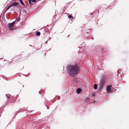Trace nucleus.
Returning <instances> with one entry per match:
<instances>
[{"mask_svg": "<svg viewBox=\"0 0 129 129\" xmlns=\"http://www.w3.org/2000/svg\"><path fill=\"white\" fill-rule=\"evenodd\" d=\"M24 1V0H19V2H20V3L22 5H24V4L23 2V1Z\"/></svg>", "mask_w": 129, "mask_h": 129, "instance_id": "obj_10", "label": "nucleus"}, {"mask_svg": "<svg viewBox=\"0 0 129 129\" xmlns=\"http://www.w3.org/2000/svg\"><path fill=\"white\" fill-rule=\"evenodd\" d=\"M80 67L77 64L70 65L68 67L67 71L72 76L74 77L79 73Z\"/></svg>", "mask_w": 129, "mask_h": 129, "instance_id": "obj_1", "label": "nucleus"}, {"mask_svg": "<svg viewBox=\"0 0 129 129\" xmlns=\"http://www.w3.org/2000/svg\"><path fill=\"white\" fill-rule=\"evenodd\" d=\"M2 67V66H1V64H0V69Z\"/></svg>", "mask_w": 129, "mask_h": 129, "instance_id": "obj_19", "label": "nucleus"}, {"mask_svg": "<svg viewBox=\"0 0 129 129\" xmlns=\"http://www.w3.org/2000/svg\"><path fill=\"white\" fill-rule=\"evenodd\" d=\"M72 14L71 15H69L68 16V18L69 19L72 18L73 19V17L72 15Z\"/></svg>", "mask_w": 129, "mask_h": 129, "instance_id": "obj_9", "label": "nucleus"}, {"mask_svg": "<svg viewBox=\"0 0 129 129\" xmlns=\"http://www.w3.org/2000/svg\"><path fill=\"white\" fill-rule=\"evenodd\" d=\"M98 85L96 84H95L94 85V88L95 89H97L98 88Z\"/></svg>", "mask_w": 129, "mask_h": 129, "instance_id": "obj_8", "label": "nucleus"}, {"mask_svg": "<svg viewBox=\"0 0 129 129\" xmlns=\"http://www.w3.org/2000/svg\"><path fill=\"white\" fill-rule=\"evenodd\" d=\"M23 12L25 14H26V11L24 9H23Z\"/></svg>", "mask_w": 129, "mask_h": 129, "instance_id": "obj_14", "label": "nucleus"}, {"mask_svg": "<svg viewBox=\"0 0 129 129\" xmlns=\"http://www.w3.org/2000/svg\"><path fill=\"white\" fill-rule=\"evenodd\" d=\"M81 91V90L80 88H78L77 90V92L78 93H79Z\"/></svg>", "mask_w": 129, "mask_h": 129, "instance_id": "obj_7", "label": "nucleus"}, {"mask_svg": "<svg viewBox=\"0 0 129 129\" xmlns=\"http://www.w3.org/2000/svg\"><path fill=\"white\" fill-rule=\"evenodd\" d=\"M105 81L104 80H102L100 83V89L101 90L103 89L104 86L105 85Z\"/></svg>", "mask_w": 129, "mask_h": 129, "instance_id": "obj_2", "label": "nucleus"}, {"mask_svg": "<svg viewBox=\"0 0 129 129\" xmlns=\"http://www.w3.org/2000/svg\"><path fill=\"white\" fill-rule=\"evenodd\" d=\"M28 2L30 4H31V0H28Z\"/></svg>", "mask_w": 129, "mask_h": 129, "instance_id": "obj_15", "label": "nucleus"}, {"mask_svg": "<svg viewBox=\"0 0 129 129\" xmlns=\"http://www.w3.org/2000/svg\"><path fill=\"white\" fill-rule=\"evenodd\" d=\"M11 5L12 7L16 6L18 5L19 3L17 2H15L11 4Z\"/></svg>", "mask_w": 129, "mask_h": 129, "instance_id": "obj_5", "label": "nucleus"}, {"mask_svg": "<svg viewBox=\"0 0 129 129\" xmlns=\"http://www.w3.org/2000/svg\"><path fill=\"white\" fill-rule=\"evenodd\" d=\"M20 20V19L19 18H18L17 19V20L18 21H19Z\"/></svg>", "mask_w": 129, "mask_h": 129, "instance_id": "obj_17", "label": "nucleus"}, {"mask_svg": "<svg viewBox=\"0 0 129 129\" xmlns=\"http://www.w3.org/2000/svg\"><path fill=\"white\" fill-rule=\"evenodd\" d=\"M72 83L73 84H76L78 83L77 81L76 80V79H74L73 81H72Z\"/></svg>", "mask_w": 129, "mask_h": 129, "instance_id": "obj_6", "label": "nucleus"}, {"mask_svg": "<svg viewBox=\"0 0 129 129\" xmlns=\"http://www.w3.org/2000/svg\"><path fill=\"white\" fill-rule=\"evenodd\" d=\"M112 87V86L111 85H110L107 86V91L108 92H109L112 91L111 90Z\"/></svg>", "mask_w": 129, "mask_h": 129, "instance_id": "obj_4", "label": "nucleus"}, {"mask_svg": "<svg viewBox=\"0 0 129 129\" xmlns=\"http://www.w3.org/2000/svg\"><path fill=\"white\" fill-rule=\"evenodd\" d=\"M11 5H10L9 6H8V8H7V9H6V11H7L8 10V9L11 7Z\"/></svg>", "mask_w": 129, "mask_h": 129, "instance_id": "obj_13", "label": "nucleus"}, {"mask_svg": "<svg viewBox=\"0 0 129 129\" xmlns=\"http://www.w3.org/2000/svg\"><path fill=\"white\" fill-rule=\"evenodd\" d=\"M6 96L7 99H8L11 96V95L10 94H7L6 95Z\"/></svg>", "mask_w": 129, "mask_h": 129, "instance_id": "obj_12", "label": "nucleus"}, {"mask_svg": "<svg viewBox=\"0 0 129 129\" xmlns=\"http://www.w3.org/2000/svg\"><path fill=\"white\" fill-rule=\"evenodd\" d=\"M36 35L37 36H39L40 35V32L39 31L37 32L36 33Z\"/></svg>", "mask_w": 129, "mask_h": 129, "instance_id": "obj_11", "label": "nucleus"}, {"mask_svg": "<svg viewBox=\"0 0 129 129\" xmlns=\"http://www.w3.org/2000/svg\"><path fill=\"white\" fill-rule=\"evenodd\" d=\"M24 85H23V87H24Z\"/></svg>", "mask_w": 129, "mask_h": 129, "instance_id": "obj_22", "label": "nucleus"}, {"mask_svg": "<svg viewBox=\"0 0 129 129\" xmlns=\"http://www.w3.org/2000/svg\"><path fill=\"white\" fill-rule=\"evenodd\" d=\"M15 23V22L14 21L11 23H9L8 24V27L10 30H12L13 29V27L14 26V24Z\"/></svg>", "mask_w": 129, "mask_h": 129, "instance_id": "obj_3", "label": "nucleus"}, {"mask_svg": "<svg viewBox=\"0 0 129 129\" xmlns=\"http://www.w3.org/2000/svg\"><path fill=\"white\" fill-rule=\"evenodd\" d=\"M31 1L33 2H35L36 1V0H31Z\"/></svg>", "mask_w": 129, "mask_h": 129, "instance_id": "obj_16", "label": "nucleus"}, {"mask_svg": "<svg viewBox=\"0 0 129 129\" xmlns=\"http://www.w3.org/2000/svg\"><path fill=\"white\" fill-rule=\"evenodd\" d=\"M13 1H16L17 0H12Z\"/></svg>", "mask_w": 129, "mask_h": 129, "instance_id": "obj_20", "label": "nucleus"}, {"mask_svg": "<svg viewBox=\"0 0 129 129\" xmlns=\"http://www.w3.org/2000/svg\"><path fill=\"white\" fill-rule=\"evenodd\" d=\"M87 100H88V99H89V98H87Z\"/></svg>", "mask_w": 129, "mask_h": 129, "instance_id": "obj_21", "label": "nucleus"}, {"mask_svg": "<svg viewBox=\"0 0 129 129\" xmlns=\"http://www.w3.org/2000/svg\"><path fill=\"white\" fill-rule=\"evenodd\" d=\"M46 107L47 108V109H49V107H48L47 105H46Z\"/></svg>", "mask_w": 129, "mask_h": 129, "instance_id": "obj_18", "label": "nucleus"}]
</instances>
